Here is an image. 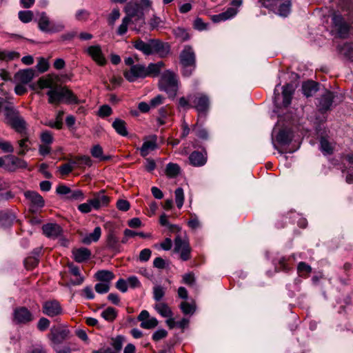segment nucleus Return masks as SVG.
Instances as JSON below:
<instances>
[{
	"label": "nucleus",
	"instance_id": "obj_9",
	"mask_svg": "<svg viewBox=\"0 0 353 353\" xmlns=\"http://www.w3.org/2000/svg\"><path fill=\"white\" fill-rule=\"evenodd\" d=\"M69 330L61 327H52L48 334V339L52 343V347H57L58 345L62 343L65 340L70 338Z\"/></svg>",
	"mask_w": 353,
	"mask_h": 353
},
{
	"label": "nucleus",
	"instance_id": "obj_40",
	"mask_svg": "<svg viewBox=\"0 0 353 353\" xmlns=\"http://www.w3.org/2000/svg\"><path fill=\"white\" fill-rule=\"evenodd\" d=\"M181 168L177 163H169L166 165L165 174L170 178H174L179 175Z\"/></svg>",
	"mask_w": 353,
	"mask_h": 353
},
{
	"label": "nucleus",
	"instance_id": "obj_16",
	"mask_svg": "<svg viewBox=\"0 0 353 353\" xmlns=\"http://www.w3.org/2000/svg\"><path fill=\"white\" fill-rule=\"evenodd\" d=\"M87 52L99 65H104L106 63V59L102 52L100 46L95 45L88 47Z\"/></svg>",
	"mask_w": 353,
	"mask_h": 353
},
{
	"label": "nucleus",
	"instance_id": "obj_39",
	"mask_svg": "<svg viewBox=\"0 0 353 353\" xmlns=\"http://www.w3.org/2000/svg\"><path fill=\"white\" fill-rule=\"evenodd\" d=\"M95 276L99 281L107 283H110V282L114 278V274L108 270L98 271Z\"/></svg>",
	"mask_w": 353,
	"mask_h": 353
},
{
	"label": "nucleus",
	"instance_id": "obj_26",
	"mask_svg": "<svg viewBox=\"0 0 353 353\" xmlns=\"http://www.w3.org/2000/svg\"><path fill=\"white\" fill-rule=\"evenodd\" d=\"M74 260L78 263H82L88 260L91 256L90 250L81 248L73 251Z\"/></svg>",
	"mask_w": 353,
	"mask_h": 353
},
{
	"label": "nucleus",
	"instance_id": "obj_12",
	"mask_svg": "<svg viewBox=\"0 0 353 353\" xmlns=\"http://www.w3.org/2000/svg\"><path fill=\"white\" fill-rule=\"evenodd\" d=\"M145 66L141 64L132 65L128 70H125L123 75L130 82H134L139 78H145Z\"/></svg>",
	"mask_w": 353,
	"mask_h": 353
},
{
	"label": "nucleus",
	"instance_id": "obj_31",
	"mask_svg": "<svg viewBox=\"0 0 353 353\" xmlns=\"http://www.w3.org/2000/svg\"><path fill=\"white\" fill-rule=\"evenodd\" d=\"M112 126L119 135L126 137L128 134L125 121L121 119H116L113 121Z\"/></svg>",
	"mask_w": 353,
	"mask_h": 353
},
{
	"label": "nucleus",
	"instance_id": "obj_63",
	"mask_svg": "<svg viewBox=\"0 0 353 353\" xmlns=\"http://www.w3.org/2000/svg\"><path fill=\"white\" fill-rule=\"evenodd\" d=\"M39 258L37 256H29L24 261L25 265L27 268H32L39 263Z\"/></svg>",
	"mask_w": 353,
	"mask_h": 353
},
{
	"label": "nucleus",
	"instance_id": "obj_60",
	"mask_svg": "<svg viewBox=\"0 0 353 353\" xmlns=\"http://www.w3.org/2000/svg\"><path fill=\"white\" fill-rule=\"evenodd\" d=\"M276 140L279 143L285 144L290 142V139L286 131L281 130L276 136Z\"/></svg>",
	"mask_w": 353,
	"mask_h": 353
},
{
	"label": "nucleus",
	"instance_id": "obj_5",
	"mask_svg": "<svg viewBox=\"0 0 353 353\" xmlns=\"http://www.w3.org/2000/svg\"><path fill=\"white\" fill-rule=\"evenodd\" d=\"M5 117L6 123L16 132L26 135V123L17 110L11 107H6Z\"/></svg>",
	"mask_w": 353,
	"mask_h": 353
},
{
	"label": "nucleus",
	"instance_id": "obj_49",
	"mask_svg": "<svg viewBox=\"0 0 353 353\" xmlns=\"http://www.w3.org/2000/svg\"><path fill=\"white\" fill-rule=\"evenodd\" d=\"M175 201L178 208H181L184 201V192L181 188H178L175 190Z\"/></svg>",
	"mask_w": 353,
	"mask_h": 353
},
{
	"label": "nucleus",
	"instance_id": "obj_45",
	"mask_svg": "<svg viewBox=\"0 0 353 353\" xmlns=\"http://www.w3.org/2000/svg\"><path fill=\"white\" fill-rule=\"evenodd\" d=\"M173 32L176 38L179 39L181 41H187L190 37L187 30L183 28L178 27L174 29Z\"/></svg>",
	"mask_w": 353,
	"mask_h": 353
},
{
	"label": "nucleus",
	"instance_id": "obj_56",
	"mask_svg": "<svg viewBox=\"0 0 353 353\" xmlns=\"http://www.w3.org/2000/svg\"><path fill=\"white\" fill-rule=\"evenodd\" d=\"M75 165L72 164L71 159L68 163L61 165L59 168V170L62 175H68L72 171Z\"/></svg>",
	"mask_w": 353,
	"mask_h": 353
},
{
	"label": "nucleus",
	"instance_id": "obj_46",
	"mask_svg": "<svg viewBox=\"0 0 353 353\" xmlns=\"http://www.w3.org/2000/svg\"><path fill=\"white\" fill-rule=\"evenodd\" d=\"M165 294V288L161 285H155L153 288V298L156 301L159 302Z\"/></svg>",
	"mask_w": 353,
	"mask_h": 353
},
{
	"label": "nucleus",
	"instance_id": "obj_3",
	"mask_svg": "<svg viewBox=\"0 0 353 353\" xmlns=\"http://www.w3.org/2000/svg\"><path fill=\"white\" fill-rule=\"evenodd\" d=\"M134 46L146 55L158 54L161 57H165L170 52L169 45L159 39H150L148 42L138 39L134 42Z\"/></svg>",
	"mask_w": 353,
	"mask_h": 353
},
{
	"label": "nucleus",
	"instance_id": "obj_48",
	"mask_svg": "<svg viewBox=\"0 0 353 353\" xmlns=\"http://www.w3.org/2000/svg\"><path fill=\"white\" fill-rule=\"evenodd\" d=\"M159 221L161 225L168 227L169 230L172 232H179L180 230V228L176 225L170 223L168 220V217L165 214L160 216Z\"/></svg>",
	"mask_w": 353,
	"mask_h": 353
},
{
	"label": "nucleus",
	"instance_id": "obj_34",
	"mask_svg": "<svg viewBox=\"0 0 353 353\" xmlns=\"http://www.w3.org/2000/svg\"><path fill=\"white\" fill-rule=\"evenodd\" d=\"M156 311L163 317H172V312L167 303L159 302L154 305Z\"/></svg>",
	"mask_w": 353,
	"mask_h": 353
},
{
	"label": "nucleus",
	"instance_id": "obj_28",
	"mask_svg": "<svg viewBox=\"0 0 353 353\" xmlns=\"http://www.w3.org/2000/svg\"><path fill=\"white\" fill-rule=\"evenodd\" d=\"M25 196L37 208H41L44 205V200L42 196L35 192H26Z\"/></svg>",
	"mask_w": 353,
	"mask_h": 353
},
{
	"label": "nucleus",
	"instance_id": "obj_10",
	"mask_svg": "<svg viewBox=\"0 0 353 353\" xmlns=\"http://www.w3.org/2000/svg\"><path fill=\"white\" fill-rule=\"evenodd\" d=\"M34 319L31 312L26 307H18L13 312V322L16 324H27Z\"/></svg>",
	"mask_w": 353,
	"mask_h": 353
},
{
	"label": "nucleus",
	"instance_id": "obj_64",
	"mask_svg": "<svg viewBox=\"0 0 353 353\" xmlns=\"http://www.w3.org/2000/svg\"><path fill=\"white\" fill-rule=\"evenodd\" d=\"M41 140L44 144L50 145L53 141V137L49 131H45L41 134Z\"/></svg>",
	"mask_w": 353,
	"mask_h": 353
},
{
	"label": "nucleus",
	"instance_id": "obj_21",
	"mask_svg": "<svg viewBox=\"0 0 353 353\" xmlns=\"http://www.w3.org/2000/svg\"><path fill=\"white\" fill-rule=\"evenodd\" d=\"M43 234L49 238H57L61 234V227L54 223H48L42 228Z\"/></svg>",
	"mask_w": 353,
	"mask_h": 353
},
{
	"label": "nucleus",
	"instance_id": "obj_22",
	"mask_svg": "<svg viewBox=\"0 0 353 353\" xmlns=\"http://www.w3.org/2000/svg\"><path fill=\"white\" fill-rule=\"evenodd\" d=\"M334 95L330 91H326L319 100V108L320 111L325 112L328 110L333 102Z\"/></svg>",
	"mask_w": 353,
	"mask_h": 353
},
{
	"label": "nucleus",
	"instance_id": "obj_54",
	"mask_svg": "<svg viewBox=\"0 0 353 353\" xmlns=\"http://www.w3.org/2000/svg\"><path fill=\"white\" fill-rule=\"evenodd\" d=\"M67 198L71 200L83 201L85 198L83 192L80 190H71Z\"/></svg>",
	"mask_w": 353,
	"mask_h": 353
},
{
	"label": "nucleus",
	"instance_id": "obj_41",
	"mask_svg": "<svg viewBox=\"0 0 353 353\" xmlns=\"http://www.w3.org/2000/svg\"><path fill=\"white\" fill-rule=\"evenodd\" d=\"M90 152L93 157L99 159V161H108L111 159L110 156L103 155V148L99 145L93 146Z\"/></svg>",
	"mask_w": 353,
	"mask_h": 353
},
{
	"label": "nucleus",
	"instance_id": "obj_25",
	"mask_svg": "<svg viewBox=\"0 0 353 353\" xmlns=\"http://www.w3.org/2000/svg\"><path fill=\"white\" fill-rule=\"evenodd\" d=\"M319 90V83L314 81L304 82L302 85L303 94L307 97L313 96Z\"/></svg>",
	"mask_w": 353,
	"mask_h": 353
},
{
	"label": "nucleus",
	"instance_id": "obj_8",
	"mask_svg": "<svg viewBox=\"0 0 353 353\" xmlns=\"http://www.w3.org/2000/svg\"><path fill=\"white\" fill-rule=\"evenodd\" d=\"M191 247L188 239H182L179 235L174 239V251L180 254V259L186 261L191 259Z\"/></svg>",
	"mask_w": 353,
	"mask_h": 353
},
{
	"label": "nucleus",
	"instance_id": "obj_42",
	"mask_svg": "<svg viewBox=\"0 0 353 353\" xmlns=\"http://www.w3.org/2000/svg\"><path fill=\"white\" fill-rule=\"evenodd\" d=\"M297 272L300 276L308 277L312 272V268L305 262H300L297 266Z\"/></svg>",
	"mask_w": 353,
	"mask_h": 353
},
{
	"label": "nucleus",
	"instance_id": "obj_61",
	"mask_svg": "<svg viewBox=\"0 0 353 353\" xmlns=\"http://www.w3.org/2000/svg\"><path fill=\"white\" fill-rule=\"evenodd\" d=\"M276 269L278 271L288 272L291 269V268L288 265L287 259L285 257H282L279 259V264L276 267Z\"/></svg>",
	"mask_w": 353,
	"mask_h": 353
},
{
	"label": "nucleus",
	"instance_id": "obj_2",
	"mask_svg": "<svg viewBox=\"0 0 353 353\" xmlns=\"http://www.w3.org/2000/svg\"><path fill=\"white\" fill-rule=\"evenodd\" d=\"M150 8V0H132L127 3L125 11L126 17L131 19L132 25H134L133 30L138 32L140 30L145 24L144 12Z\"/></svg>",
	"mask_w": 353,
	"mask_h": 353
},
{
	"label": "nucleus",
	"instance_id": "obj_53",
	"mask_svg": "<svg viewBox=\"0 0 353 353\" xmlns=\"http://www.w3.org/2000/svg\"><path fill=\"white\" fill-rule=\"evenodd\" d=\"M129 24H132V21L130 18L125 16L123 19L121 24L118 28L117 34L119 35L124 34L128 30V26Z\"/></svg>",
	"mask_w": 353,
	"mask_h": 353
},
{
	"label": "nucleus",
	"instance_id": "obj_44",
	"mask_svg": "<svg viewBox=\"0 0 353 353\" xmlns=\"http://www.w3.org/2000/svg\"><path fill=\"white\" fill-rule=\"evenodd\" d=\"M291 2L290 0H285L279 5L278 14L282 17H287L291 10Z\"/></svg>",
	"mask_w": 353,
	"mask_h": 353
},
{
	"label": "nucleus",
	"instance_id": "obj_43",
	"mask_svg": "<svg viewBox=\"0 0 353 353\" xmlns=\"http://www.w3.org/2000/svg\"><path fill=\"white\" fill-rule=\"evenodd\" d=\"M117 316V310L112 307H108L105 310H103L101 313V316L108 321L112 322L113 321Z\"/></svg>",
	"mask_w": 353,
	"mask_h": 353
},
{
	"label": "nucleus",
	"instance_id": "obj_11",
	"mask_svg": "<svg viewBox=\"0 0 353 353\" xmlns=\"http://www.w3.org/2000/svg\"><path fill=\"white\" fill-rule=\"evenodd\" d=\"M42 312L49 317H54L61 316L63 311L58 301L48 300L43 303Z\"/></svg>",
	"mask_w": 353,
	"mask_h": 353
},
{
	"label": "nucleus",
	"instance_id": "obj_37",
	"mask_svg": "<svg viewBox=\"0 0 353 353\" xmlns=\"http://www.w3.org/2000/svg\"><path fill=\"white\" fill-rule=\"evenodd\" d=\"M31 141L28 136H24L21 140L18 141L19 150L18 152L19 155H25L26 152L30 150V145Z\"/></svg>",
	"mask_w": 353,
	"mask_h": 353
},
{
	"label": "nucleus",
	"instance_id": "obj_50",
	"mask_svg": "<svg viewBox=\"0 0 353 353\" xmlns=\"http://www.w3.org/2000/svg\"><path fill=\"white\" fill-rule=\"evenodd\" d=\"M20 54L17 52H4L0 51V59L4 61H10L19 58Z\"/></svg>",
	"mask_w": 353,
	"mask_h": 353
},
{
	"label": "nucleus",
	"instance_id": "obj_33",
	"mask_svg": "<svg viewBox=\"0 0 353 353\" xmlns=\"http://www.w3.org/2000/svg\"><path fill=\"white\" fill-rule=\"evenodd\" d=\"M37 84L41 89L50 88V90H52L60 87L56 85L54 79L50 76L46 78H39Z\"/></svg>",
	"mask_w": 353,
	"mask_h": 353
},
{
	"label": "nucleus",
	"instance_id": "obj_23",
	"mask_svg": "<svg viewBox=\"0 0 353 353\" xmlns=\"http://www.w3.org/2000/svg\"><path fill=\"white\" fill-rule=\"evenodd\" d=\"M294 92V87L292 83H288L283 87V105L284 107H288L291 103Z\"/></svg>",
	"mask_w": 353,
	"mask_h": 353
},
{
	"label": "nucleus",
	"instance_id": "obj_15",
	"mask_svg": "<svg viewBox=\"0 0 353 353\" xmlns=\"http://www.w3.org/2000/svg\"><path fill=\"white\" fill-rule=\"evenodd\" d=\"M137 320L141 322L140 326L143 329H152L157 326L158 320L154 317H150L147 310H142L137 316Z\"/></svg>",
	"mask_w": 353,
	"mask_h": 353
},
{
	"label": "nucleus",
	"instance_id": "obj_36",
	"mask_svg": "<svg viewBox=\"0 0 353 353\" xmlns=\"http://www.w3.org/2000/svg\"><path fill=\"white\" fill-rule=\"evenodd\" d=\"M68 267L70 273L77 277L76 279L71 281L72 284L74 285H79L82 284L84 281V277L81 275L79 268L72 264L69 265Z\"/></svg>",
	"mask_w": 353,
	"mask_h": 353
},
{
	"label": "nucleus",
	"instance_id": "obj_57",
	"mask_svg": "<svg viewBox=\"0 0 353 353\" xmlns=\"http://www.w3.org/2000/svg\"><path fill=\"white\" fill-rule=\"evenodd\" d=\"M120 17V12L118 8H114L108 18V24L113 26L115 21Z\"/></svg>",
	"mask_w": 353,
	"mask_h": 353
},
{
	"label": "nucleus",
	"instance_id": "obj_14",
	"mask_svg": "<svg viewBox=\"0 0 353 353\" xmlns=\"http://www.w3.org/2000/svg\"><path fill=\"white\" fill-rule=\"evenodd\" d=\"M189 163L194 167H202L208 161V153L205 150L201 152L193 151L188 157Z\"/></svg>",
	"mask_w": 353,
	"mask_h": 353
},
{
	"label": "nucleus",
	"instance_id": "obj_17",
	"mask_svg": "<svg viewBox=\"0 0 353 353\" xmlns=\"http://www.w3.org/2000/svg\"><path fill=\"white\" fill-rule=\"evenodd\" d=\"M157 137L154 135L148 139H144V142L140 150V154L143 157L148 156L150 152L157 148Z\"/></svg>",
	"mask_w": 353,
	"mask_h": 353
},
{
	"label": "nucleus",
	"instance_id": "obj_59",
	"mask_svg": "<svg viewBox=\"0 0 353 353\" xmlns=\"http://www.w3.org/2000/svg\"><path fill=\"white\" fill-rule=\"evenodd\" d=\"M37 68L41 72L47 71L49 68L48 61L44 58H39L37 65Z\"/></svg>",
	"mask_w": 353,
	"mask_h": 353
},
{
	"label": "nucleus",
	"instance_id": "obj_27",
	"mask_svg": "<svg viewBox=\"0 0 353 353\" xmlns=\"http://www.w3.org/2000/svg\"><path fill=\"white\" fill-rule=\"evenodd\" d=\"M72 163L79 168H84L86 166L90 167L92 165V160L90 157L84 155L74 157Z\"/></svg>",
	"mask_w": 353,
	"mask_h": 353
},
{
	"label": "nucleus",
	"instance_id": "obj_4",
	"mask_svg": "<svg viewBox=\"0 0 353 353\" xmlns=\"http://www.w3.org/2000/svg\"><path fill=\"white\" fill-rule=\"evenodd\" d=\"M47 95L48 96V103L50 104L58 105L62 100L67 103L78 104L80 103L77 97L67 87L60 86L49 90L47 92Z\"/></svg>",
	"mask_w": 353,
	"mask_h": 353
},
{
	"label": "nucleus",
	"instance_id": "obj_18",
	"mask_svg": "<svg viewBox=\"0 0 353 353\" xmlns=\"http://www.w3.org/2000/svg\"><path fill=\"white\" fill-rule=\"evenodd\" d=\"M179 59L181 64L196 63V55L192 48L185 46L180 53Z\"/></svg>",
	"mask_w": 353,
	"mask_h": 353
},
{
	"label": "nucleus",
	"instance_id": "obj_30",
	"mask_svg": "<svg viewBox=\"0 0 353 353\" xmlns=\"http://www.w3.org/2000/svg\"><path fill=\"white\" fill-rule=\"evenodd\" d=\"M237 12L236 9L233 8H229L225 12L220 13L219 14L214 15L212 20L214 22H220L222 21L228 20L236 14Z\"/></svg>",
	"mask_w": 353,
	"mask_h": 353
},
{
	"label": "nucleus",
	"instance_id": "obj_20",
	"mask_svg": "<svg viewBox=\"0 0 353 353\" xmlns=\"http://www.w3.org/2000/svg\"><path fill=\"white\" fill-rule=\"evenodd\" d=\"M91 205L94 207V210H99L101 208L107 206L110 202V198L104 194L103 192H100L94 194L92 199H90Z\"/></svg>",
	"mask_w": 353,
	"mask_h": 353
},
{
	"label": "nucleus",
	"instance_id": "obj_6",
	"mask_svg": "<svg viewBox=\"0 0 353 353\" xmlns=\"http://www.w3.org/2000/svg\"><path fill=\"white\" fill-rule=\"evenodd\" d=\"M179 81L177 76L170 70L163 73L161 79V89L170 97H174L178 90Z\"/></svg>",
	"mask_w": 353,
	"mask_h": 353
},
{
	"label": "nucleus",
	"instance_id": "obj_62",
	"mask_svg": "<svg viewBox=\"0 0 353 353\" xmlns=\"http://www.w3.org/2000/svg\"><path fill=\"white\" fill-rule=\"evenodd\" d=\"M94 289L99 294L106 293L110 290V283H99L95 285Z\"/></svg>",
	"mask_w": 353,
	"mask_h": 353
},
{
	"label": "nucleus",
	"instance_id": "obj_55",
	"mask_svg": "<svg viewBox=\"0 0 353 353\" xmlns=\"http://www.w3.org/2000/svg\"><path fill=\"white\" fill-rule=\"evenodd\" d=\"M180 309L184 314H192L195 311L194 305L185 301L180 304Z\"/></svg>",
	"mask_w": 353,
	"mask_h": 353
},
{
	"label": "nucleus",
	"instance_id": "obj_13",
	"mask_svg": "<svg viewBox=\"0 0 353 353\" xmlns=\"http://www.w3.org/2000/svg\"><path fill=\"white\" fill-rule=\"evenodd\" d=\"M332 20L339 37L346 38L350 31V25L345 21L343 17L339 14L334 13L332 15Z\"/></svg>",
	"mask_w": 353,
	"mask_h": 353
},
{
	"label": "nucleus",
	"instance_id": "obj_47",
	"mask_svg": "<svg viewBox=\"0 0 353 353\" xmlns=\"http://www.w3.org/2000/svg\"><path fill=\"white\" fill-rule=\"evenodd\" d=\"M181 72L183 76L185 77H190L196 68V63L181 64Z\"/></svg>",
	"mask_w": 353,
	"mask_h": 353
},
{
	"label": "nucleus",
	"instance_id": "obj_29",
	"mask_svg": "<svg viewBox=\"0 0 353 353\" xmlns=\"http://www.w3.org/2000/svg\"><path fill=\"white\" fill-rule=\"evenodd\" d=\"M101 229L100 227H96L94 231L86 234L83 237L82 242L84 244L89 245L92 242H97L101 237Z\"/></svg>",
	"mask_w": 353,
	"mask_h": 353
},
{
	"label": "nucleus",
	"instance_id": "obj_32",
	"mask_svg": "<svg viewBox=\"0 0 353 353\" xmlns=\"http://www.w3.org/2000/svg\"><path fill=\"white\" fill-rule=\"evenodd\" d=\"M337 50L341 54L353 61V47L350 43H343L337 46Z\"/></svg>",
	"mask_w": 353,
	"mask_h": 353
},
{
	"label": "nucleus",
	"instance_id": "obj_38",
	"mask_svg": "<svg viewBox=\"0 0 353 353\" xmlns=\"http://www.w3.org/2000/svg\"><path fill=\"white\" fill-rule=\"evenodd\" d=\"M107 246L112 250H119V239L113 232H109L107 236Z\"/></svg>",
	"mask_w": 353,
	"mask_h": 353
},
{
	"label": "nucleus",
	"instance_id": "obj_58",
	"mask_svg": "<svg viewBox=\"0 0 353 353\" xmlns=\"http://www.w3.org/2000/svg\"><path fill=\"white\" fill-rule=\"evenodd\" d=\"M92 201L90 199L88 200L86 203H83L80 204L78 206V210L82 213H89L92 210H94V207L91 205Z\"/></svg>",
	"mask_w": 353,
	"mask_h": 353
},
{
	"label": "nucleus",
	"instance_id": "obj_35",
	"mask_svg": "<svg viewBox=\"0 0 353 353\" xmlns=\"http://www.w3.org/2000/svg\"><path fill=\"white\" fill-rule=\"evenodd\" d=\"M199 121H200L197 120L196 123L192 126V130L199 139L208 140L210 137L209 132L206 128H204L201 125H199Z\"/></svg>",
	"mask_w": 353,
	"mask_h": 353
},
{
	"label": "nucleus",
	"instance_id": "obj_52",
	"mask_svg": "<svg viewBox=\"0 0 353 353\" xmlns=\"http://www.w3.org/2000/svg\"><path fill=\"white\" fill-rule=\"evenodd\" d=\"M321 150L325 154H332L333 147L332 144L324 137H322L320 141Z\"/></svg>",
	"mask_w": 353,
	"mask_h": 353
},
{
	"label": "nucleus",
	"instance_id": "obj_1",
	"mask_svg": "<svg viewBox=\"0 0 353 353\" xmlns=\"http://www.w3.org/2000/svg\"><path fill=\"white\" fill-rule=\"evenodd\" d=\"M179 108L184 109L194 108L198 113V121L206 117L210 107L209 96L201 92L190 94L187 97H181L178 101Z\"/></svg>",
	"mask_w": 353,
	"mask_h": 353
},
{
	"label": "nucleus",
	"instance_id": "obj_51",
	"mask_svg": "<svg viewBox=\"0 0 353 353\" xmlns=\"http://www.w3.org/2000/svg\"><path fill=\"white\" fill-rule=\"evenodd\" d=\"M18 15L23 23H29L33 19V12L30 10L19 11Z\"/></svg>",
	"mask_w": 353,
	"mask_h": 353
},
{
	"label": "nucleus",
	"instance_id": "obj_19",
	"mask_svg": "<svg viewBox=\"0 0 353 353\" xmlns=\"http://www.w3.org/2000/svg\"><path fill=\"white\" fill-rule=\"evenodd\" d=\"M34 74V70L32 68H28L18 71L15 74L14 78L22 84H27L33 79Z\"/></svg>",
	"mask_w": 353,
	"mask_h": 353
},
{
	"label": "nucleus",
	"instance_id": "obj_24",
	"mask_svg": "<svg viewBox=\"0 0 353 353\" xmlns=\"http://www.w3.org/2000/svg\"><path fill=\"white\" fill-rule=\"evenodd\" d=\"M164 67L163 61H159L155 63H150L148 67H145V75L147 77H158Z\"/></svg>",
	"mask_w": 353,
	"mask_h": 353
},
{
	"label": "nucleus",
	"instance_id": "obj_7",
	"mask_svg": "<svg viewBox=\"0 0 353 353\" xmlns=\"http://www.w3.org/2000/svg\"><path fill=\"white\" fill-rule=\"evenodd\" d=\"M38 27L41 31L47 33H56L64 29V26L62 23L50 21L49 17L44 12H41L40 14L38 21Z\"/></svg>",
	"mask_w": 353,
	"mask_h": 353
}]
</instances>
